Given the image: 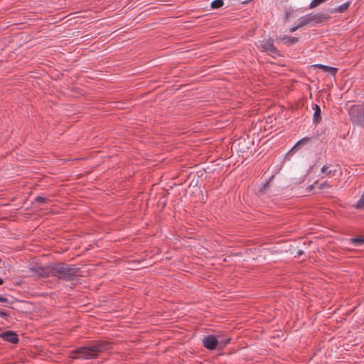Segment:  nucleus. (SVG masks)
<instances>
[{"label": "nucleus", "mask_w": 364, "mask_h": 364, "mask_svg": "<svg viewBox=\"0 0 364 364\" xmlns=\"http://www.w3.org/2000/svg\"><path fill=\"white\" fill-rule=\"evenodd\" d=\"M31 272L40 277H56L65 281H73L79 277V268L65 263H55L46 267L34 266Z\"/></svg>", "instance_id": "obj_1"}, {"label": "nucleus", "mask_w": 364, "mask_h": 364, "mask_svg": "<svg viewBox=\"0 0 364 364\" xmlns=\"http://www.w3.org/2000/svg\"><path fill=\"white\" fill-rule=\"evenodd\" d=\"M110 348V343L103 341H96L86 346H81L73 350L70 358L73 359H93L98 353Z\"/></svg>", "instance_id": "obj_2"}, {"label": "nucleus", "mask_w": 364, "mask_h": 364, "mask_svg": "<svg viewBox=\"0 0 364 364\" xmlns=\"http://www.w3.org/2000/svg\"><path fill=\"white\" fill-rule=\"evenodd\" d=\"M349 117L352 124L364 128V103L353 105L349 110Z\"/></svg>", "instance_id": "obj_3"}, {"label": "nucleus", "mask_w": 364, "mask_h": 364, "mask_svg": "<svg viewBox=\"0 0 364 364\" xmlns=\"http://www.w3.org/2000/svg\"><path fill=\"white\" fill-rule=\"evenodd\" d=\"M229 342L230 338L225 339V341H219L218 338L213 335H209L203 339V346L208 350L215 349L219 343L221 344L223 347L226 346Z\"/></svg>", "instance_id": "obj_4"}, {"label": "nucleus", "mask_w": 364, "mask_h": 364, "mask_svg": "<svg viewBox=\"0 0 364 364\" xmlns=\"http://www.w3.org/2000/svg\"><path fill=\"white\" fill-rule=\"evenodd\" d=\"M261 46L264 51L268 52L272 56L279 55L278 50L274 45V40L272 38L262 41Z\"/></svg>", "instance_id": "obj_5"}, {"label": "nucleus", "mask_w": 364, "mask_h": 364, "mask_svg": "<svg viewBox=\"0 0 364 364\" xmlns=\"http://www.w3.org/2000/svg\"><path fill=\"white\" fill-rule=\"evenodd\" d=\"M308 16L309 18L310 23L311 24L323 23L325 20L329 18L328 14L323 13L309 14Z\"/></svg>", "instance_id": "obj_6"}, {"label": "nucleus", "mask_w": 364, "mask_h": 364, "mask_svg": "<svg viewBox=\"0 0 364 364\" xmlns=\"http://www.w3.org/2000/svg\"><path fill=\"white\" fill-rule=\"evenodd\" d=\"M0 338L6 342L11 343H17L18 342V338L17 334L12 331H8L0 333Z\"/></svg>", "instance_id": "obj_7"}, {"label": "nucleus", "mask_w": 364, "mask_h": 364, "mask_svg": "<svg viewBox=\"0 0 364 364\" xmlns=\"http://www.w3.org/2000/svg\"><path fill=\"white\" fill-rule=\"evenodd\" d=\"M277 42H282L287 45H294L299 41V38L296 37L289 36L287 35H280L277 38Z\"/></svg>", "instance_id": "obj_8"}, {"label": "nucleus", "mask_w": 364, "mask_h": 364, "mask_svg": "<svg viewBox=\"0 0 364 364\" xmlns=\"http://www.w3.org/2000/svg\"><path fill=\"white\" fill-rule=\"evenodd\" d=\"M321 171L322 173L328 176H333L336 172V169L332 165H324Z\"/></svg>", "instance_id": "obj_9"}, {"label": "nucleus", "mask_w": 364, "mask_h": 364, "mask_svg": "<svg viewBox=\"0 0 364 364\" xmlns=\"http://www.w3.org/2000/svg\"><path fill=\"white\" fill-rule=\"evenodd\" d=\"M314 113L313 117L314 123L318 124L321 121V111L318 105H315Z\"/></svg>", "instance_id": "obj_10"}, {"label": "nucleus", "mask_w": 364, "mask_h": 364, "mask_svg": "<svg viewBox=\"0 0 364 364\" xmlns=\"http://www.w3.org/2000/svg\"><path fill=\"white\" fill-rule=\"evenodd\" d=\"M314 67H317L321 70H323L325 72L329 73L333 75H335L338 71V69L336 68L321 65V64H316L314 65Z\"/></svg>", "instance_id": "obj_11"}, {"label": "nucleus", "mask_w": 364, "mask_h": 364, "mask_svg": "<svg viewBox=\"0 0 364 364\" xmlns=\"http://www.w3.org/2000/svg\"><path fill=\"white\" fill-rule=\"evenodd\" d=\"M350 4V1H347L341 5H340L338 7L334 9V10L332 11L333 13H344L346 11L348 10Z\"/></svg>", "instance_id": "obj_12"}, {"label": "nucleus", "mask_w": 364, "mask_h": 364, "mask_svg": "<svg viewBox=\"0 0 364 364\" xmlns=\"http://www.w3.org/2000/svg\"><path fill=\"white\" fill-rule=\"evenodd\" d=\"M297 23L299 25V26L301 28V27H303V26H305L308 24H310V21H309V16H308V14L305 15V16H301V18H299L298 20H297Z\"/></svg>", "instance_id": "obj_13"}, {"label": "nucleus", "mask_w": 364, "mask_h": 364, "mask_svg": "<svg viewBox=\"0 0 364 364\" xmlns=\"http://www.w3.org/2000/svg\"><path fill=\"white\" fill-rule=\"evenodd\" d=\"M311 141L310 137H304L301 139H300L294 146V149L301 148V146L309 144Z\"/></svg>", "instance_id": "obj_14"}, {"label": "nucleus", "mask_w": 364, "mask_h": 364, "mask_svg": "<svg viewBox=\"0 0 364 364\" xmlns=\"http://www.w3.org/2000/svg\"><path fill=\"white\" fill-rule=\"evenodd\" d=\"M349 241L355 245L359 246L364 244V237H352Z\"/></svg>", "instance_id": "obj_15"}, {"label": "nucleus", "mask_w": 364, "mask_h": 364, "mask_svg": "<svg viewBox=\"0 0 364 364\" xmlns=\"http://www.w3.org/2000/svg\"><path fill=\"white\" fill-rule=\"evenodd\" d=\"M224 4V2L223 0H214L211 3V7L213 9H219L222 7Z\"/></svg>", "instance_id": "obj_16"}, {"label": "nucleus", "mask_w": 364, "mask_h": 364, "mask_svg": "<svg viewBox=\"0 0 364 364\" xmlns=\"http://www.w3.org/2000/svg\"><path fill=\"white\" fill-rule=\"evenodd\" d=\"M355 208L358 209L364 208V191L363 193L361 195L360 199L357 201Z\"/></svg>", "instance_id": "obj_17"}, {"label": "nucleus", "mask_w": 364, "mask_h": 364, "mask_svg": "<svg viewBox=\"0 0 364 364\" xmlns=\"http://www.w3.org/2000/svg\"><path fill=\"white\" fill-rule=\"evenodd\" d=\"M48 200V198L42 197V196H37L36 198V201L41 205L46 203Z\"/></svg>", "instance_id": "obj_18"}, {"label": "nucleus", "mask_w": 364, "mask_h": 364, "mask_svg": "<svg viewBox=\"0 0 364 364\" xmlns=\"http://www.w3.org/2000/svg\"><path fill=\"white\" fill-rule=\"evenodd\" d=\"M300 27L299 26L298 23H296L295 25L291 26L289 28V31L290 33H293L294 31H296V30H298Z\"/></svg>", "instance_id": "obj_19"}, {"label": "nucleus", "mask_w": 364, "mask_h": 364, "mask_svg": "<svg viewBox=\"0 0 364 364\" xmlns=\"http://www.w3.org/2000/svg\"><path fill=\"white\" fill-rule=\"evenodd\" d=\"M269 181H267V182H266V183L263 185L262 188L260 189V191H261L262 193H265V191L269 188Z\"/></svg>", "instance_id": "obj_20"}, {"label": "nucleus", "mask_w": 364, "mask_h": 364, "mask_svg": "<svg viewBox=\"0 0 364 364\" xmlns=\"http://www.w3.org/2000/svg\"><path fill=\"white\" fill-rule=\"evenodd\" d=\"M8 316H9V314L7 312L4 311H0V317L1 318H7Z\"/></svg>", "instance_id": "obj_21"}, {"label": "nucleus", "mask_w": 364, "mask_h": 364, "mask_svg": "<svg viewBox=\"0 0 364 364\" xmlns=\"http://www.w3.org/2000/svg\"><path fill=\"white\" fill-rule=\"evenodd\" d=\"M329 186H330L328 184V183L326 181H325V182H323V183L320 184L319 188L320 189H323V188H324L326 187H329Z\"/></svg>", "instance_id": "obj_22"}, {"label": "nucleus", "mask_w": 364, "mask_h": 364, "mask_svg": "<svg viewBox=\"0 0 364 364\" xmlns=\"http://www.w3.org/2000/svg\"><path fill=\"white\" fill-rule=\"evenodd\" d=\"M315 184H317V182L316 181L314 184L310 185L307 187L308 191H311L314 188Z\"/></svg>", "instance_id": "obj_23"}, {"label": "nucleus", "mask_w": 364, "mask_h": 364, "mask_svg": "<svg viewBox=\"0 0 364 364\" xmlns=\"http://www.w3.org/2000/svg\"><path fill=\"white\" fill-rule=\"evenodd\" d=\"M7 299L4 296H0V302H6Z\"/></svg>", "instance_id": "obj_24"}, {"label": "nucleus", "mask_w": 364, "mask_h": 364, "mask_svg": "<svg viewBox=\"0 0 364 364\" xmlns=\"http://www.w3.org/2000/svg\"><path fill=\"white\" fill-rule=\"evenodd\" d=\"M303 252L302 251H299L298 252V255H302Z\"/></svg>", "instance_id": "obj_25"}, {"label": "nucleus", "mask_w": 364, "mask_h": 364, "mask_svg": "<svg viewBox=\"0 0 364 364\" xmlns=\"http://www.w3.org/2000/svg\"><path fill=\"white\" fill-rule=\"evenodd\" d=\"M3 279L0 278V285H1L3 284Z\"/></svg>", "instance_id": "obj_26"}]
</instances>
